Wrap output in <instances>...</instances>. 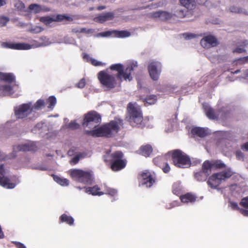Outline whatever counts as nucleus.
Returning <instances> with one entry per match:
<instances>
[{"instance_id": "1", "label": "nucleus", "mask_w": 248, "mask_h": 248, "mask_svg": "<svg viewBox=\"0 0 248 248\" xmlns=\"http://www.w3.org/2000/svg\"><path fill=\"white\" fill-rule=\"evenodd\" d=\"M137 62H133L125 69L121 63L112 64L109 67L110 71L102 70L97 74V78L103 88L106 91H110L120 85L123 80H131L132 73L135 68L137 67Z\"/></svg>"}, {"instance_id": "2", "label": "nucleus", "mask_w": 248, "mask_h": 248, "mask_svg": "<svg viewBox=\"0 0 248 248\" xmlns=\"http://www.w3.org/2000/svg\"><path fill=\"white\" fill-rule=\"evenodd\" d=\"M124 128L123 120L115 117L113 120L104 124L96 129L85 131L86 135L93 137L111 138L115 136L121 128Z\"/></svg>"}, {"instance_id": "3", "label": "nucleus", "mask_w": 248, "mask_h": 248, "mask_svg": "<svg viewBox=\"0 0 248 248\" xmlns=\"http://www.w3.org/2000/svg\"><path fill=\"white\" fill-rule=\"evenodd\" d=\"M104 161L110 165V168L114 171H118L124 169L127 164L124 155L120 151L108 154L104 156Z\"/></svg>"}, {"instance_id": "4", "label": "nucleus", "mask_w": 248, "mask_h": 248, "mask_svg": "<svg viewBox=\"0 0 248 248\" xmlns=\"http://www.w3.org/2000/svg\"><path fill=\"white\" fill-rule=\"evenodd\" d=\"M71 177L75 181L87 185H91L93 182V177L91 171L80 169H73L70 171Z\"/></svg>"}, {"instance_id": "5", "label": "nucleus", "mask_w": 248, "mask_h": 248, "mask_svg": "<svg viewBox=\"0 0 248 248\" xmlns=\"http://www.w3.org/2000/svg\"><path fill=\"white\" fill-rule=\"evenodd\" d=\"M233 172L230 170L214 173L209 177L207 183L211 188H217L222 181L230 178Z\"/></svg>"}, {"instance_id": "6", "label": "nucleus", "mask_w": 248, "mask_h": 248, "mask_svg": "<svg viewBox=\"0 0 248 248\" xmlns=\"http://www.w3.org/2000/svg\"><path fill=\"white\" fill-rule=\"evenodd\" d=\"M173 164L179 168L189 166L191 160L189 156L180 150L177 149L171 152Z\"/></svg>"}, {"instance_id": "7", "label": "nucleus", "mask_w": 248, "mask_h": 248, "mask_svg": "<svg viewBox=\"0 0 248 248\" xmlns=\"http://www.w3.org/2000/svg\"><path fill=\"white\" fill-rule=\"evenodd\" d=\"M101 115L95 111H90L84 115L82 122L83 127H96L100 123Z\"/></svg>"}, {"instance_id": "8", "label": "nucleus", "mask_w": 248, "mask_h": 248, "mask_svg": "<svg viewBox=\"0 0 248 248\" xmlns=\"http://www.w3.org/2000/svg\"><path fill=\"white\" fill-rule=\"evenodd\" d=\"M127 114L126 119L133 126H136L139 124L140 120V112L135 104L129 103L127 107Z\"/></svg>"}, {"instance_id": "9", "label": "nucleus", "mask_w": 248, "mask_h": 248, "mask_svg": "<svg viewBox=\"0 0 248 248\" xmlns=\"http://www.w3.org/2000/svg\"><path fill=\"white\" fill-rule=\"evenodd\" d=\"M161 68L162 65L159 62L154 61L150 62L148 66V70L152 79L156 81L159 79Z\"/></svg>"}, {"instance_id": "10", "label": "nucleus", "mask_w": 248, "mask_h": 248, "mask_svg": "<svg viewBox=\"0 0 248 248\" xmlns=\"http://www.w3.org/2000/svg\"><path fill=\"white\" fill-rule=\"evenodd\" d=\"M141 181L142 186L145 187H151L156 182L155 174L148 170H145L141 174Z\"/></svg>"}, {"instance_id": "11", "label": "nucleus", "mask_w": 248, "mask_h": 248, "mask_svg": "<svg viewBox=\"0 0 248 248\" xmlns=\"http://www.w3.org/2000/svg\"><path fill=\"white\" fill-rule=\"evenodd\" d=\"M32 111L31 103L23 104L15 108V114L17 119L26 118Z\"/></svg>"}, {"instance_id": "12", "label": "nucleus", "mask_w": 248, "mask_h": 248, "mask_svg": "<svg viewBox=\"0 0 248 248\" xmlns=\"http://www.w3.org/2000/svg\"><path fill=\"white\" fill-rule=\"evenodd\" d=\"M4 173V166L1 164L0 166V185L6 188H14L16 186L15 184L11 183L9 178L5 176Z\"/></svg>"}, {"instance_id": "13", "label": "nucleus", "mask_w": 248, "mask_h": 248, "mask_svg": "<svg viewBox=\"0 0 248 248\" xmlns=\"http://www.w3.org/2000/svg\"><path fill=\"white\" fill-rule=\"evenodd\" d=\"M37 149V147L34 142H29L25 144L14 146L13 148V152L19 151L35 152Z\"/></svg>"}, {"instance_id": "14", "label": "nucleus", "mask_w": 248, "mask_h": 248, "mask_svg": "<svg viewBox=\"0 0 248 248\" xmlns=\"http://www.w3.org/2000/svg\"><path fill=\"white\" fill-rule=\"evenodd\" d=\"M152 18L159 21H166L172 18L173 15L167 11H158L151 14Z\"/></svg>"}, {"instance_id": "15", "label": "nucleus", "mask_w": 248, "mask_h": 248, "mask_svg": "<svg viewBox=\"0 0 248 248\" xmlns=\"http://www.w3.org/2000/svg\"><path fill=\"white\" fill-rule=\"evenodd\" d=\"M200 43L202 46L205 48H210L212 46H216L218 44L217 38L211 35L204 37L201 40Z\"/></svg>"}, {"instance_id": "16", "label": "nucleus", "mask_w": 248, "mask_h": 248, "mask_svg": "<svg viewBox=\"0 0 248 248\" xmlns=\"http://www.w3.org/2000/svg\"><path fill=\"white\" fill-rule=\"evenodd\" d=\"M2 46L6 48L17 49V50H28L31 48L29 44L25 43H12L4 42L2 43Z\"/></svg>"}, {"instance_id": "17", "label": "nucleus", "mask_w": 248, "mask_h": 248, "mask_svg": "<svg viewBox=\"0 0 248 248\" xmlns=\"http://www.w3.org/2000/svg\"><path fill=\"white\" fill-rule=\"evenodd\" d=\"M114 17V13L108 12L99 15L94 18V20L96 22L103 23L107 21L112 20Z\"/></svg>"}, {"instance_id": "18", "label": "nucleus", "mask_w": 248, "mask_h": 248, "mask_svg": "<svg viewBox=\"0 0 248 248\" xmlns=\"http://www.w3.org/2000/svg\"><path fill=\"white\" fill-rule=\"evenodd\" d=\"M154 163L161 168L163 172L168 173L170 170V167L169 164L165 162V159L161 157H157L154 159Z\"/></svg>"}, {"instance_id": "19", "label": "nucleus", "mask_w": 248, "mask_h": 248, "mask_svg": "<svg viewBox=\"0 0 248 248\" xmlns=\"http://www.w3.org/2000/svg\"><path fill=\"white\" fill-rule=\"evenodd\" d=\"M83 188L85 189L86 193L93 196H100L104 194V192L100 191V187L97 185L92 187L84 186Z\"/></svg>"}, {"instance_id": "20", "label": "nucleus", "mask_w": 248, "mask_h": 248, "mask_svg": "<svg viewBox=\"0 0 248 248\" xmlns=\"http://www.w3.org/2000/svg\"><path fill=\"white\" fill-rule=\"evenodd\" d=\"M140 100H142V102L144 103V105L147 106V105L155 104L157 101V97L155 94H150L144 97V95H142L141 97H140Z\"/></svg>"}, {"instance_id": "21", "label": "nucleus", "mask_w": 248, "mask_h": 248, "mask_svg": "<svg viewBox=\"0 0 248 248\" xmlns=\"http://www.w3.org/2000/svg\"><path fill=\"white\" fill-rule=\"evenodd\" d=\"M104 34V36H108L111 33H113L114 35L117 37L124 38L128 37L130 35V33L126 31H106L103 32Z\"/></svg>"}, {"instance_id": "22", "label": "nucleus", "mask_w": 248, "mask_h": 248, "mask_svg": "<svg viewBox=\"0 0 248 248\" xmlns=\"http://www.w3.org/2000/svg\"><path fill=\"white\" fill-rule=\"evenodd\" d=\"M153 151V147L150 144L143 145L140 146V155L146 157H149Z\"/></svg>"}, {"instance_id": "23", "label": "nucleus", "mask_w": 248, "mask_h": 248, "mask_svg": "<svg viewBox=\"0 0 248 248\" xmlns=\"http://www.w3.org/2000/svg\"><path fill=\"white\" fill-rule=\"evenodd\" d=\"M193 135H197L201 138L205 137L207 135V132L204 128L196 127L193 128L191 130Z\"/></svg>"}, {"instance_id": "24", "label": "nucleus", "mask_w": 248, "mask_h": 248, "mask_svg": "<svg viewBox=\"0 0 248 248\" xmlns=\"http://www.w3.org/2000/svg\"><path fill=\"white\" fill-rule=\"evenodd\" d=\"M197 197L193 194L187 193L180 197V199L183 202H194L196 201Z\"/></svg>"}, {"instance_id": "25", "label": "nucleus", "mask_w": 248, "mask_h": 248, "mask_svg": "<svg viewBox=\"0 0 248 248\" xmlns=\"http://www.w3.org/2000/svg\"><path fill=\"white\" fill-rule=\"evenodd\" d=\"M13 93V88L11 86L6 85L0 86V95H10Z\"/></svg>"}, {"instance_id": "26", "label": "nucleus", "mask_w": 248, "mask_h": 248, "mask_svg": "<svg viewBox=\"0 0 248 248\" xmlns=\"http://www.w3.org/2000/svg\"><path fill=\"white\" fill-rule=\"evenodd\" d=\"M0 79L9 83H11L15 81V77L12 73H0Z\"/></svg>"}, {"instance_id": "27", "label": "nucleus", "mask_w": 248, "mask_h": 248, "mask_svg": "<svg viewBox=\"0 0 248 248\" xmlns=\"http://www.w3.org/2000/svg\"><path fill=\"white\" fill-rule=\"evenodd\" d=\"M212 169V162L209 160H206L203 163L201 170L209 176L211 173Z\"/></svg>"}, {"instance_id": "28", "label": "nucleus", "mask_w": 248, "mask_h": 248, "mask_svg": "<svg viewBox=\"0 0 248 248\" xmlns=\"http://www.w3.org/2000/svg\"><path fill=\"white\" fill-rule=\"evenodd\" d=\"M65 222L69 225H73L74 222V218L70 216H68L65 214H63L59 217V223H62Z\"/></svg>"}, {"instance_id": "29", "label": "nucleus", "mask_w": 248, "mask_h": 248, "mask_svg": "<svg viewBox=\"0 0 248 248\" xmlns=\"http://www.w3.org/2000/svg\"><path fill=\"white\" fill-rule=\"evenodd\" d=\"M205 112L207 117L212 120L217 119L218 115L215 112V110L211 108L207 107L205 108Z\"/></svg>"}, {"instance_id": "30", "label": "nucleus", "mask_w": 248, "mask_h": 248, "mask_svg": "<svg viewBox=\"0 0 248 248\" xmlns=\"http://www.w3.org/2000/svg\"><path fill=\"white\" fill-rule=\"evenodd\" d=\"M209 176L208 174L205 173L204 172L201 170L200 171L197 172L194 174L195 178L199 182L205 181L207 177Z\"/></svg>"}, {"instance_id": "31", "label": "nucleus", "mask_w": 248, "mask_h": 248, "mask_svg": "<svg viewBox=\"0 0 248 248\" xmlns=\"http://www.w3.org/2000/svg\"><path fill=\"white\" fill-rule=\"evenodd\" d=\"M180 2L187 9H192L195 4V0H180Z\"/></svg>"}, {"instance_id": "32", "label": "nucleus", "mask_w": 248, "mask_h": 248, "mask_svg": "<svg viewBox=\"0 0 248 248\" xmlns=\"http://www.w3.org/2000/svg\"><path fill=\"white\" fill-rule=\"evenodd\" d=\"M45 101L43 99H39L36 101V102L34 104L33 106H31V108L32 110H39L42 108L43 107L45 106Z\"/></svg>"}, {"instance_id": "33", "label": "nucleus", "mask_w": 248, "mask_h": 248, "mask_svg": "<svg viewBox=\"0 0 248 248\" xmlns=\"http://www.w3.org/2000/svg\"><path fill=\"white\" fill-rule=\"evenodd\" d=\"M54 180L62 186H67L69 184V180L66 178H61L59 176H55Z\"/></svg>"}, {"instance_id": "34", "label": "nucleus", "mask_w": 248, "mask_h": 248, "mask_svg": "<svg viewBox=\"0 0 248 248\" xmlns=\"http://www.w3.org/2000/svg\"><path fill=\"white\" fill-rule=\"evenodd\" d=\"M248 45V41L245 40L242 42V45H241L243 47H237L235 49H234L232 52L233 53H241L243 52H246V50L244 49V47Z\"/></svg>"}, {"instance_id": "35", "label": "nucleus", "mask_w": 248, "mask_h": 248, "mask_svg": "<svg viewBox=\"0 0 248 248\" xmlns=\"http://www.w3.org/2000/svg\"><path fill=\"white\" fill-rule=\"evenodd\" d=\"M15 7L16 10L19 11H25V6L24 3L20 1L17 0L15 3Z\"/></svg>"}, {"instance_id": "36", "label": "nucleus", "mask_w": 248, "mask_h": 248, "mask_svg": "<svg viewBox=\"0 0 248 248\" xmlns=\"http://www.w3.org/2000/svg\"><path fill=\"white\" fill-rule=\"evenodd\" d=\"M29 9L30 11H34L35 14L40 13L42 10L40 5L37 4H30L29 6Z\"/></svg>"}, {"instance_id": "37", "label": "nucleus", "mask_w": 248, "mask_h": 248, "mask_svg": "<svg viewBox=\"0 0 248 248\" xmlns=\"http://www.w3.org/2000/svg\"><path fill=\"white\" fill-rule=\"evenodd\" d=\"M56 98L54 96H51L49 97L47 100V102L48 104V108H53L56 104Z\"/></svg>"}, {"instance_id": "38", "label": "nucleus", "mask_w": 248, "mask_h": 248, "mask_svg": "<svg viewBox=\"0 0 248 248\" xmlns=\"http://www.w3.org/2000/svg\"><path fill=\"white\" fill-rule=\"evenodd\" d=\"M230 11L232 13L244 14L245 15H248V13L245 11H244L242 9L234 6H231L230 8Z\"/></svg>"}, {"instance_id": "39", "label": "nucleus", "mask_w": 248, "mask_h": 248, "mask_svg": "<svg viewBox=\"0 0 248 248\" xmlns=\"http://www.w3.org/2000/svg\"><path fill=\"white\" fill-rule=\"evenodd\" d=\"M213 168L221 169L226 167L225 164L219 160H216L212 162Z\"/></svg>"}, {"instance_id": "40", "label": "nucleus", "mask_w": 248, "mask_h": 248, "mask_svg": "<svg viewBox=\"0 0 248 248\" xmlns=\"http://www.w3.org/2000/svg\"><path fill=\"white\" fill-rule=\"evenodd\" d=\"M43 28L40 26H33L30 28L29 30V31L33 33H38L41 32L43 31Z\"/></svg>"}, {"instance_id": "41", "label": "nucleus", "mask_w": 248, "mask_h": 248, "mask_svg": "<svg viewBox=\"0 0 248 248\" xmlns=\"http://www.w3.org/2000/svg\"><path fill=\"white\" fill-rule=\"evenodd\" d=\"M40 21L47 25L52 23L53 21H54V19L48 16H43L40 18Z\"/></svg>"}, {"instance_id": "42", "label": "nucleus", "mask_w": 248, "mask_h": 248, "mask_svg": "<svg viewBox=\"0 0 248 248\" xmlns=\"http://www.w3.org/2000/svg\"><path fill=\"white\" fill-rule=\"evenodd\" d=\"M104 194H108L111 196H115L117 194V191L113 188L110 187H107L105 189V191L104 192Z\"/></svg>"}, {"instance_id": "43", "label": "nucleus", "mask_w": 248, "mask_h": 248, "mask_svg": "<svg viewBox=\"0 0 248 248\" xmlns=\"http://www.w3.org/2000/svg\"><path fill=\"white\" fill-rule=\"evenodd\" d=\"M68 128L72 130H75L79 128V124L75 121H71L67 125Z\"/></svg>"}, {"instance_id": "44", "label": "nucleus", "mask_w": 248, "mask_h": 248, "mask_svg": "<svg viewBox=\"0 0 248 248\" xmlns=\"http://www.w3.org/2000/svg\"><path fill=\"white\" fill-rule=\"evenodd\" d=\"M90 62L93 65L95 66H104L105 65V63H103V62L98 61L92 58L90 59Z\"/></svg>"}, {"instance_id": "45", "label": "nucleus", "mask_w": 248, "mask_h": 248, "mask_svg": "<svg viewBox=\"0 0 248 248\" xmlns=\"http://www.w3.org/2000/svg\"><path fill=\"white\" fill-rule=\"evenodd\" d=\"M69 16H67L64 15H58L57 16L56 19H54V21H61L63 20H69L70 19Z\"/></svg>"}, {"instance_id": "46", "label": "nucleus", "mask_w": 248, "mask_h": 248, "mask_svg": "<svg viewBox=\"0 0 248 248\" xmlns=\"http://www.w3.org/2000/svg\"><path fill=\"white\" fill-rule=\"evenodd\" d=\"M183 37L186 40H189L192 38H196L197 36V35L192 33H184L183 34Z\"/></svg>"}, {"instance_id": "47", "label": "nucleus", "mask_w": 248, "mask_h": 248, "mask_svg": "<svg viewBox=\"0 0 248 248\" xmlns=\"http://www.w3.org/2000/svg\"><path fill=\"white\" fill-rule=\"evenodd\" d=\"M239 204L241 206L248 209V196L243 198Z\"/></svg>"}, {"instance_id": "48", "label": "nucleus", "mask_w": 248, "mask_h": 248, "mask_svg": "<svg viewBox=\"0 0 248 248\" xmlns=\"http://www.w3.org/2000/svg\"><path fill=\"white\" fill-rule=\"evenodd\" d=\"M86 83L85 79L84 78H82L76 84V87L80 89L83 88L85 87Z\"/></svg>"}, {"instance_id": "49", "label": "nucleus", "mask_w": 248, "mask_h": 248, "mask_svg": "<svg viewBox=\"0 0 248 248\" xmlns=\"http://www.w3.org/2000/svg\"><path fill=\"white\" fill-rule=\"evenodd\" d=\"M80 155H78L76 156H75L70 161V163L71 165H75L77 164L79 159H80Z\"/></svg>"}, {"instance_id": "50", "label": "nucleus", "mask_w": 248, "mask_h": 248, "mask_svg": "<svg viewBox=\"0 0 248 248\" xmlns=\"http://www.w3.org/2000/svg\"><path fill=\"white\" fill-rule=\"evenodd\" d=\"M8 21V19L5 17H0V25L1 26H5Z\"/></svg>"}, {"instance_id": "51", "label": "nucleus", "mask_w": 248, "mask_h": 248, "mask_svg": "<svg viewBox=\"0 0 248 248\" xmlns=\"http://www.w3.org/2000/svg\"><path fill=\"white\" fill-rule=\"evenodd\" d=\"M230 203L231 204V206L232 209H233L234 210H240L241 209L239 207L238 204L236 202H230Z\"/></svg>"}, {"instance_id": "52", "label": "nucleus", "mask_w": 248, "mask_h": 248, "mask_svg": "<svg viewBox=\"0 0 248 248\" xmlns=\"http://www.w3.org/2000/svg\"><path fill=\"white\" fill-rule=\"evenodd\" d=\"M238 61L242 63H248V56L239 59Z\"/></svg>"}, {"instance_id": "53", "label": "nucleus", "mask_w": 248, "mask_h": 248, "mask_svg": "<svg viewBox=\"0 0 248 248\" xmlns=\"http://www.w3.org/2000/svg\"><path fill=\"white\" fill-rule=\"evenodd\" d=\"M236 156L237 158L241 159L244 157V154L240 151H238L236 152Z\"/></svg>"}, {"instance_id": "54", "label": "nucleus", "mask_w": 248, "mask_h": 248, "mask_svg": "<svg viewBox=\"0 0 248 248\" xmlns=\"http://www.w3.org/2000/svg\"><path fill=\"white\" fill-rule=\"evenodd\" d=\"M177 16L180 17L185 16L184 11L183 10H179L177 11Z\"/></svg>"}, {"instance_id": "55", "label": "nucleus", "mask_w": 248, "mask_h": 248, "mask_svg": "<svg viewBox=\"0 0 248 248\" xmlns=\"http://www.w3.org/2000/svg\"><path fill=\"white\" fill-rule=\"evenodd\" d=\"M83 58L84 59L86 60L87 62H90V59H92V58L90 57V56L88 54H86V53H84Z\"/></svg>"}, {"instance_id": "56", "label": "nucleus", "mask_w": 248, "mask_h": 248, "mask_svg": "<svg viewBox=\"0 0 248 248\" xmlns=\"http://www.w3.org/2000/svg\"><path fill=\"white\" fill-rule=\"evenodd\" d=\"M241 149L243 150H246L247 151H248V142L243 144L241 146Z\"/></svg>"}, {"instance_id": "57", "label": "nucleus", "mask_w": 248, "mask_h": 248, "mask_svg": "<svg viewBox=\"0 0 248 248\" xmlns=\"http://www.w3.org/2000/svg\"><path fill=\"white\" fill-rule=\"evenodd\" d=\"M241 213L245 216L248 217V210H245L243 209H241L240 210Z\"/></svg>"}, {"instance_id": "58", "label": "nucleus", "mask_w": 248, "mask_h": 248, "mask_svg": "<svg viewBox=\"0 0 248 248\" xmlns=\"http://www.w3.org/2000/svg\"><path fill=\"white\" fill-rule=\"evenodd\" d=\"M16 247L17 248H26V247L20 242L16 243Z\"/></svg>"}, {"instance_id": "59", "label": "nucleus", "mask_w": 248, "mask_h": 248, "mask_svg": "<svg viewBox=\"0 0 248 248\" xmlns=\"http://www.w3.org/2000/svg\"><path fill=\"white\" fill-rule=\"evenodd\" d=\"M150 91L149 89H146V88H142L141 86H140V92L141 93H143V92H149Z\"/></svg>"}, {"instance_id": "60", "label": "nucleus", "mask_w": 248, "mask_h": 248, "mask_svg": "<svg viewBox=\"0 0 248 248\" xmlns=\"http://www.w3.org/2000/svg\"><path fill=\"white\" fill-rule=\"evenodd\" d=\"M106 6L101 5V6H98L97 7L96 9L98 11H101V10L106 9Z\"/></svg>"}, {"instance_id": "61", "label": "nucleus", "mask_w": 248, "mask_h": 248, "mask_svg": "<svg viewBox=\"0 0 248 248\" xmlns=\"http://www.w3.org/2000/svg\"><path fill=\"white\" fill-rule=\"evenodd\" d=\"M5 4L4 0H0V7L4 5Z\"/></svg>"}, {"instance_id": "62", "label": "nucleus", "mask_w": 248, "mask_h": 248, "mask_svg": "<svg viewBox=\"0 0 248 248\" xmlns=\"http://www.w3.org/2000/svg\"><path fill=\"white\" fill-rule=\"evenodd\" d=\"M240 72V70H237L236 71H235L234 73H235V74H237V73H238Z\"/></svg>"}, {"instance_id": "63", "label": "nucleus", "mask_w": 248, "mask_h": 248, "mask_svg": "<svg viewBox=\"0 0 248 248\" xmlns=\"http://www.w3.org/2000/svg\"><path fill=\"white\" fill-rule=\"evenodd\" d=\"M77 188H78V189H80V190H81V189H82V188H81V187H80V186L78 187Z\"/></svg>"}, {"instance_id": "64", "label": "nucleus", "mask_w": 248, "mask_h": 248, "mask_svg": "<svg viewBox=\"0 0 248 248\" xmlns=\"http://www.w3.org/2000/svg\"><path fill=\"white\" fill-rule=\"evenodd\" d=\"M137 83H138V85H139L140 84V81L139 80L138 81Z\"/></svg>"}]
</instances>
